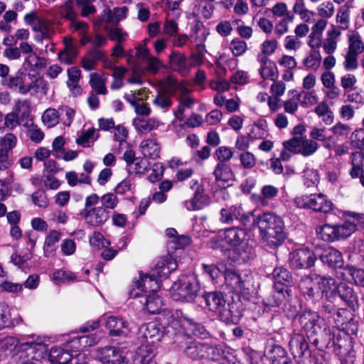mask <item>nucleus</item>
<instances>
[{
    "label": "nucleus",
    "mask_w": 364,
    "mask_h": 364,
    "mask_svg": "<svg viewBox=\"0 0 364 364\" xmlns=\"http://www.w3.org/2000/svg\"><path fill=\"white\" fill-rule=\"evenodd\" d=\"M313 351V355H311L312 360L314 364H331L330 360V355L326 350L317 352Z\"/></svg>",
    "instance_id": "774afa93"
},
{
    "label": "nucleus",
    "mask_w": 364,
    "mask_h": 364,
    "mask_svg": "<svg viewBox=\"0 0 364 364\" xmlns=\"http://www.w3.org/2000/svg\"><path fill=\"white\" fill-rule=\"evenodd\" d=\"M294 204L299 208L311 209L315 212L327 214L324 224L316 228L318 238L327 242H333L350 236L357 230V223L362 218V214L351 211L344 212L343 215L352 217L353 220H343L331 213L333 203L323 193L297 196L294 199Z\"/></svg>",
    "instance_id": "f257e3e1"
},
{
    "label": "nucleus",
    "mask_w": 364,
    "mask_h": 364,
    "mask_svg": "<svg viewBox=\"0 0 364 364\" xmlns=\"http://www.w3.org/2000/svg\"><path fill=\"white\" fill-rule=\"evenodd\" d=\"M230 48L235 57H238L244 54L247 49V45L245 41L239 38H234L230 44Z\"/></svg>",
    "instance_id": "bf43d9fd"
},
{
    "label": "nucleus",
    "mask_w": 364,
    "mask_h": 364,
    "mask_svg": "<svg viewBox=\"0 0 364 364\" xmlns=\"http://www.w3.org/2000/svg\"><path fill=\"white\" fill-rule=\"evenodd\" d=\"M335 299H324L320 308V311H317L319 314L326 316L328 320L331 318L333 315H335L336 311V305L333 304Z\"/></svg>",
    "instance_id": "5fc2aeb1"
},
{
    "label": "nucleus",
    "mask_w": 364,
    "mask_h": 364,
    "mask_svg": "<svg viewBox=\"0 0 364 364\" xmlns=\"http://www.w3.org/2000/svg\"><path fill=\"white\" fill-rule=\"evenodd\" d=\"M352 167L349 174L352 178H360V182L364 186V151L353 152L350 156Z\"/></svg>",
    "instance_id": "393cba45"
},
{
    "label": "nucleus",
    "mask_w": 364,
    "mask_h": 364,
    "mask_svg": "<svg viewBox=\"0 0 364 364\" xmlns=\"http://www.w3.org/2000/svg\"><path fill=\"white\" fill-rule=\"evenodd\" d=\"M12 321L9 306L3 302L0 303V330L11 327Z\"/></svg>",
    "instance_id": "864d4df0"
},
{
    "label": "nucleus",
    "mask_w": 364,
    "mask_h": 364,
    "mask_svg": "<svg viewBox=\"0 0 364 364\" xmlns=\"http://www.w3.org/2000/svg\"><path fill=\"white\" fill-rule=\"evenodd\" d=\"M346 269L350 277L347 279L348 282H352L357 286L364 287V269L356 268L354 266H347Z\"/></svg>",
    "instance_id": "a18cd8bd"
},
{
    "label": "nucleus",
    "mask_w": 364,
    "mask_h": 364,
    "mask_svg": "<svg viewBox=\"0 0 364 364\" xmlns=\"http://www.w3.org/2000/svg\"><path fill=\"white\" fill-rule=\"evenodd\" d=\"M48 346L42 342L26 341L19 346L21 364H38L46 358Z\"/></svg>",
    "instance_id": "9d476101"
},
{
    "label": "nucleus",
    "mask_w": 364,
    "mask_h": 364,
    "mask_svg": "<svg viewBox=\"0 0 364 364\" xmlns=\"http://www.w3.org/2000/svg\"><path fill=\"white\" fill-rule=\"evenodd\" d=\"M341 330L345 331L350 336H354L355 337H353V338H355V341L358 338V321L354 317L350 318L346 322L343 328Z\"/></svg>",
    "instance_id": "680f3d73"
},
{
    "label": "nucleus",
    "mask_w": 364,
    "mask_h": 364,
    "mask_svg": "<svg viewBox=\"0 0 364 364\" xmlns=\"http://www.w3.org/2000/svg\"><path fill=\"white\" fill-rule=\"evenodd\" d=\"M304 136H293L292 138L284 141L282 145L285 149L294 154H299L301 147V141Z\"/></svg>",
    "instance_id": "603ef678"
},
{
    "label": "nucleus",
    "mask_w": 364,
    "mask_h": 364,
    "mask_svg": "<svg viewBox=\"0 0 364 364\" xmlns=\"http://www.w3.org/2000/svg\"><path fill=\"white\" fill-rule=\"evenodd\" d=\"M307 331L294 330L289 334L288 348L290 354L297 363L302 364L304 359L310 358L314 350L311 346Z\"/></svg>",
    "instance_id": "1a4fd4ad"
},
{
    "label": "nucleus",
    "mask_w": 364,
    "mask_h": 364,
    "mask_svg": "<svg viewBox=\"0 0 364 364\" xmlns=\"http://www.w3.org/2000/svg\"><path fill=\"white\" fill-rule=\"evenodd\" d=\"M223 275L225 284L232 291L240 292V296L244 300L250 301L253 297V277L250 272L227 268Z\"/></svg>",
    "instance_id": "0eeeda50"
},
{
    "label": "nucleus",
    "mask_w": 364,
    "mask_h": 364,
    "mask_svg": "<svg viewBox=\"0 0 364 364\" xmlns=\"http://www.w3.org/2000/svg\"><path fill=\"white\" fill-rule=\"evenodd\" d=\"M239 221L242 226V230H245L247 234L259 228V214L255 215L252 212H245Z\"/></svg>",
    "instance_id": "79ce46f5"
},
{
    "label": "nucleus",
    "mask_w": 364,
    "mask_h": 364,
    "mask_svg": "<svg viewBox=\"0 0 364 364\" xmlns=\"http://www.w3.org/2000/svg\"><path fill=\"white\" fill-rule=\"evenodd\" d=\"M100 201L102 203V206L107 209H114L118 204V198L117 197L112 193H107L104 194L101 198Z\"/></svg>",
    "instance_id": "338daca9"
},
{
    "label": "nucleus",
    "mask_w": 364,
    "mask_h": 364,
    "mask_svg": "<svg viewBox=\"0 0 364 364\" xmlns=\"http://www.w3.org/2000/svg\"><path fill=\"white\" fill-rule=\"evenodd\" d=\"M213 175L215 181L223 183H228L234 179L235 174L230 165L223 162H218L214 169Z\"/></svg>",
    "instance_id": "72a5a7b5"
},
{
    "label": "nucleus",
    "mask_w": 364,
    "mask_h": 364,
    "mask_svg": "<svg viewBox=\"0 0 364 364\" xmlns=\"http://www.w3.org/2000/svg\"><path fill=\"white\" fill-rule=\"evenodd\" d=\"M292 287L293 285L289 284H272V288L284 301H287L292 297Z\"/></svg>",
    "instance_id": "4d7b16f0"
},
{
    "label": "nucleus",
    "mask_w": 364,
    "mask_h": 364,
    "mask_svg": "<svg viewBox=\"0 0 364 364\" xmlns=\"http://www.w3.org/2000/svg\"><path fill=\"white\" fill-rule=\"evenodd\" d=\"M350 311L345 308H337L335 315H333L331 319L335 323L336 326H343L347 321H348V316Z\"/></svg>",
    "instance_id": "e2e57ef3"
},
{
    "label": "nucleus",
    "mask_w": 364,
    "mask_h": 364,
    "mask_svg": "<svg viewBox=\"0 0 364 364\" xmlns=\"http://www.w3.org/2000/svg\"><path fill=\"white\" fill-rule=\"evenodd\" d=\"M166 333L165 328L155 321L142 324L137 333V339L141 345L134 353L132 364H156L153 360L154 355L149 345L160 341Z\"/></svg>",
    "instance_id": "20e7f679"
},
{
    "label": "nucleus",
    "mask_w": 364,
    "mask_h": 364,
    "mask_svg": "<svg viewBox=\"0 0 364 364\" xmlns=\"http://www.w3.org/2000/svg\"><path fill=\"white\" fill-rule=\"evenodd\" d=\"M202 297L205 301V306L209 311L220 313V311L226 304L225 294L220 291H205Z\"/></svg>",
    "instance_id": "5701e85b"
},
{
    "label": "nucleus",
    "mask_w": 364,
    "mask_h": 364,
    "mask_svg": "<svg viewBox=\"0 0 364 364\" xmlns=\"http://www.w3.org/2000/svg\"><path fill=\"white\" fill-rule=\"evenodd\" d=\"M359 348L360 347L355 346L346 351H340L336 355L338 358L341 364H355L357 358L356 352Z\"/></svg>",
    "instance_id": "8fccbe9b"
},
{
    "label": "nucleus",
    "mask_w": 364,
    "mask_h": 364,
    "mask_svg": "<svg viewBox=\"0 0 364 364\" xmlns=\"http://www.w3.org/2000/svg\"><path fill=\"white\" fill-rule=\"evenodd\" d=\"M201 290L200 282L195 273L181 274L171 286V297L182 303H194Z\"/></svg>",
    "instance_id": "423d86ee"
},
{
    "label": "nucleus",
    "mask_w": 364,
    "mask_h": 364,
    "mask_svg": "<svg viewBox=\"0 0 364 364\" xmlns=\"http://www.w3.org/2000/svg\"><path fill=\"white\" fill-rule=\"evenodd\" d=\"M17 138L13 133H7L0 139V171L9 168L13 162L9 159V151L16 145Z\"/></svg>",
    "instance_id": "f3484780"
},
{
    "label": "nucleus",
    "mask_w": 364,
    "mask_h": 364,
    "mask_svg": "<svg viewBox=\"0 0 364 364\" xmlns=\"http://www.w3.org/2000/svg\"><path fill=\"white\" fill-rule=\"evenodd\" d=\"M105 29L107 31V34L109 40L112 41H117L119 43H122L127 34V33H123L121 28H118L116 26L108 27V26H105Z\"/></svg>",
    "instance_id": "13d9d810"
},
{
    "label": "nucleus",
    "mask_w": 364,
    "mask_h": 364,
    "mask_svg": "<svg viewBox=\"0 0 364 364\" xmlns=\"http://www.w3.org/2000/svg\"><path fill=\"white\" fill-rule=\"evenodd\" d=\"M144 157L156 159L159 157L160 146L156 139L143 140L139 145Z\"/></svg>",
    "instance_id": "4c0bfd02"
},
{
    "label": "nucleus",
    "mask_w": 364,
    "mask_h": 364,
    "mask_svg": "<svg viewBox=\"0 0 364 364\" xmlns=\"http://www.w3.org/2000/svg\"><path fill=\"white\" fill-rule=\"evenodd\" d=\"M316 259L314 252L305 247L291 252L289 255L288 263L292 270L306 269L314 266Z\"/></svg>",
    "instance_id": "9b49d317"
},
{
    "label": "nucleus",
    "mask_w": 364,
    "mask_h": 364,
    "mask_svg": "<svg viewBox=\"0 0 364 364\" xmlns=\"http://www.w3.org/2000/svg\"><path fill=\"white\" fill-rule=\"evenodd\" d=\"M105 327L111 336L126 337L130 332L128 322L122 317L114 316L108 317Z\"/></svg>",
    "instance_id": "412c9836"
},
{
    "label": "nucleus",
    "mask_w": 364,
    "mask_h": 364,
    "mask_svg": "<svg viewBox=\"0 0 364 364\" xmlns=\"http://www.w3.org/2000/svg\"><path fill=\"white\" fill-rule=\"evenodd\" d=\"M19 341L14 336H6L0 338V361L10 355L14 350L20 355L19 346L24 343Z\"/></svg>",
    "instance_id": "cd10ccee"
},
{
    "label": "nucleus",
    "mask_w": 364,
    "mask_h": 364,
    "mask_svg": "<svg viewBox=\"0 0 364 364\" xmlns=\"http://www.w3.org/2000/svg\"><path fill=\"white\" fill-rule=\"evenodd\" d=\"M282 305L283 313L286 318L289 321H291L297 319L299 323L300 318L303 316L304 314H306L307 311L316 312V311L307 307L304 310H301V304L298 305L296 301H293L289 299L285 301Z\"/></svg>",
    "instance_id": "b1692460"
},
{
    "label": "nucleus",
    "mask_w": 364,
    "mask_h": 364,
    "mask_svg": "<svg viewBox=\"0 0 364 364\" xmlns=\"http://www.w3.org/2000/svg\"><path fill=\"white\" fill-rule=\"evenodd\" d=\"M259 73L264 80L270 79L275 81L279 75L277 67L274 62L269 61V65L262 66L259 69Z\"/></svg>",
    "instance_id": "3c124183"
},
{
    "label": "nucleus",
    "mask_w": 364,
    "mask_h": 364,
    "mask_svg": "<svg viewBox=\"0 0 364 364\" xmlns=\"http://www.w3.org/2000/svg\"><path fill=\"white\" fill-rule=\"evenodd\" d=\"M176 262L171 257H166L159 260L156 269L159 277L167 278L169 274L177 268Z\"/></svg>",
    "instance_id": "58836bf2"
},
{
    "label": "nucleus",
    "mask_w": 364,
    "mask_h": 364,
    "mask_svg": "<svg viewBox=\"0 0 364 364\" xmlns=\"http://www.w3.org/2000/svg\"><path fill=\"white\" fill-rule=\"evenodd\" d=\"M285 301L282 297L277 295L274 289L272 290L264 296L262 299V304L264 309L272 310L273 309L279 308Z\"/></svg>",
    "instance_id": "a19ab883"
},
{
    "label": "nucleus",
    "mask_w": 364,
    "mask_h": 364,
    "mask_svg": "<svg viewBox=\"0 0 364 364\" xmlns=\"http://www.w3.org/2000/svg\"><path fill=\"white\" fill-rule=\"evenodd\" d=\"M26 74L18 70L15 75H9L8 78L3 79L1 84L6 85L11 90H18V92L22 94V87H25L24 78Z\"/></svg>",
    "instance_id": "ea45409f"
},
{
    "label": "nucleus",
    "mask_w": 364,
    "mask_h": 364,
    "mask_svg": "<svg viewBox=\"0 0 364 364\" xmlns=\"http://www.w3.org/2000/svg\"><path fill=\"white\" fill-rule=\"evenodd\" d=\"M99 359L103 364H131L119 348L105 346L99 351Z\"/></svg>",
    "instance_id": "a211bd4d"
},
{
    "label": "nucleus",
    "mask_w": 364,
    "mask_h": 364,
    "mask_svg": "<svg viewBox=\"0 0 364 364\" xmlns=\"http://www.w3.org/2000/svg\"><path fill=\"white\" fill-rule=\"evenodd\" d=\"M107 58L105 52L96 48H92L84 55L81 60L82 68L86 71H90L95 68L99 61H106Z\"/></svg>",
    "instance_id": "a878e982"
},
{
    "label": "nucleus",
    "mask_w": 364,
    "mask_h": 364,
    "mask_svg": "<svg viewBox=\"0 0 364 364\" xmlns=\"http://www.w3.org/2000/svg\"><path fill=\"white\" fill-rule=\"evenodd\" d=\"M258 229L262 240L272 249L282 245L287 237L284 219L274 212L259 214Z\"/></svg>",
    "instance_id": "39448f33"
},
{
    "label": "nucleus",
    "mask_w": 364,
    "mask_h": 364,
    "mask_svg": "<svg viewBox=\"0 0 364 364\" xmlns=\"http://www.w3.org/2000/svg\"><path fill=\"white\" fill-rule=\"evenodd\" d=\"M48 360L53 364H68L73 358L74 354L68 352V350L63 346H53L49 353H47Z\"/></svg>",
    "instance_id": "bb28decb"
},
{
    "label": "nucleus",
    "mask_w": 364,
    "mask_h": 364,
    "mask_svg": "<svg viewBox=\"0 0 364 364\" xmlns=\"http://www.w3.org/2000/svg\"><path fill=\"white\" fill-rule=\"evenodd\" d=\"M318 284L324 299H336V287L338 283L335 279L331 277H321Z\"/></svg>",
    "instance_id": "473e14b6"
},
{
    "label": "nucleus",
    "mask_w": 364,
    "mask_h": 364,
    "mask_svg": "<svg viewBox=\"0 0 364 364\" xmlns=\"http://www.w3.org/2000/svg\"><path fill=\"white\" fill-rule=\"evenodd\" d=\"M272 284H294L291 272L284 266H276L272 273Z\"/></svg>",
    "instance_id": "c9c22d12"
},
{
    "label": "nucleus",
    "mask_w": 364,
    "mask_h": 364,
    "mask_svg": "<svg viewBox=\"0 0 364 364\" xmlns=\"http://www.w3.org/2000/svg\"><path fill=\"white\" fill-rule=\"evenodd\" d=\"M155 321L158 322L161 326L165 328L167 333V328L174 324L173 312L168 309H163L157 314Z\"/></svg>",
    "instance_id": "c03bdc74"
},
{
    "label": "nucleus",
    "mask_w": 364,
    "mask_h": 364,
    "mask_svg": "<svg viewBox=\"0 0 364 364\" xmlns=\"http://www.w3.org/2000/svg\"><path fill=\"white\" fill-rule=\"evenodd\" d=\"M190 188L194 191L193 197L186 200L187 209L191 211L202 210L208 206L210 203V197L205 193L203 184H200L198 180L193 179L190 181Z\"/></svg>",
    "instance_id": "4468645a"
},
{
    "label": "nucleus",
    "mask_w": 364,
    "mask_h": 364,
    "mask_svg": "<svg viewBox=\"0 0 364 364\" xmlns=\"http://www.w3.org/2000/svg\"><path fill=\"white\" fill-rule=\"evenodd\" d=\"M240 298H242L240 296L237 299L232 298L231 301L228 302L227 306L225 305L223 307L220 313L218 314L220 321L227 325H237L240 323L245 309Z\"/></svg>",
    "instance_id": "ddd939ff"
},
{
    "label": "nucleus",
    "mask_w": 364,
    "mask_h": 364,
    "mask_svg": "<svg viewBox=\"0 0 364 364\" xmlns=\"http://www.w3.org/2000/svg\"><path fill=\"white\" fill-rule=\"evenodd\" d=\"M187 61L186 55L178 51L173 50L168 56V63L171 69L181 75L188 69Z\"/></svg>",
    "instance_id": "2f4dec72"
},
{
    "label": "nucleus",
    "mask_w": 364,
    "mask_h": 364,
    "mask_svg": "<svg viewBox=\"0 0 364 364\" xmlns=\"http://www.w3.org/2000/svg\"><path fill=\"white\" fill-rule=\"evenodd\" d=\"M132 286L134 288L130 291V296L134 298L143 296L142 293L146 294L152 293V291H158L160 288L156 276L149 274H140L139 279L134 282Z\"/></svg>",
    "instance_id": "2eb2a0df"
},
{
    "label": "nucleus",
    "mask_w": 364,
    "mask_h": 364,
    "mask_svg": "<svg viewBox=\"0 0 364 364\" xmlns=\"http://www.w3.org/2000/svg\"><path fill=\"white\" fill-rule=\"evenodd\" d=\"M42 121L44 124H47L48 127L55 126L59 123L58 112L55 109H47L42 116Z\"/></svg>",
    "instance_id": "6e6d98bb"
},
{
    "label": "nucleus",
    "mask_w": 364,
    "mask_h": 364,
    "mask_svg": "<svg viewBox=\"0 0 364 364\" xmlns=\"http://www.w3.org/2000/svg\"><path fill=\"white\" fill-rule=\"evenodd\" d=\"M65 141L63 136L55 137L52 143V155L57 159H60V154L65 152Z\"/></svg>",
    "instance_id": "0e129e2a"
},
{
    "label": "nucleus",
    "mask_w": 364,
    "mask_h": 364,
    "mask_svg": "<svg viewBox=\"0 0 364 364\" xmlns=\"http://www.w3.org/2000/svg\"><path fill=\"white\" fill-rule=\"evenodd\" d=\"M247 235L245 230L239 226L225 228L223 233L218 235L220 240L215 242L213 248H221L223 250L225 247L221 242H224L227 245V250H233L235 255V261L247 262L254 257L255 251L253 246L246 241Z\"/></svg>",
    "instance_id": "7ed1b4c3"
},
{
    "label": "nucleus",
    "mask_w": 364,
    "mask_h": 364,
    "mask_svg": "<svg viewBox=\"0 0 364 364\" xmlns=\"http://www.w3.org/2000/svg\"><path fill=\"white\" fill-rule=\"evenodd\" d=\"M350 149L364 151V129L360 128L355 130L350 136Z\"/></svg>",
    "instance_id": "09e8293b"
},
{
    "label": "nucleus",
    "mask_w": 364,
    "mask_h": 364,
    "mask_svg": "<svg viewBox=\"0 0 364 364\" xmlns=\"http://www.w3.org/2000/svg\"><path fill=\"white\" fill-rule=\"evenodd\" d=\"M264 355L270 364H294L287 350L279 343L275 336L271 337L267 341L264 346Z\"/></svg>",
    "instance_id": "f8f14e48"
},
{
    "label": "nucleus",
    "mask_w": 364,
    "mask_h": 364,
    "mask_svg": "<svg viewBox=\"0 0 364 364\" xmlns=\"http://www.w3.org/2000/svg\"><path fill=\"white\" fill-rule=\"evenodd\" d=\"M110 212L103 207L84 208L80 211L89 226L99 227L104 225L109 218Z\"/></svg>",
    "instance_id": "dca6fc26"
},
{
    "label": "nucleus",
    "mask_w": 364,
    "mask_h": 364,
    "mask_svg": "<svg viewBox=\"0 0 364 364\" xmlns=\"http://www.w3.org/2000/svg\"><path fill=\"white\" fill-rule=\"evenodd\" d=\"M127 6L115 7L113 11L107 6L103 10V16H106V23H113L117 26L121 20L127 17Z\"/></svg>",
    "instance_id": "e433bc0d"
},
{
    "label": "nucleus",
    "mask_w": 364,
    "mask_h": 364,
    "mask_svg": "<svg viewBox=\"0 0 364 364\" xmlns=\"http://www.w3.org/2000/svg\"><path fill=\"white\" fill-rule=\"evenodd\" d=\"M25 63L34 68H43L47 65V59L33 53L25 59Z\"/></svg>",
    "instance_id": "69168bd1"
},
{
    "label": "nucleus",
    "mask_w": 364,
    "mask_h": 364,
    "mask_svg": "<svg viewBox=\"0 0 364 364\" xmlns=\"http://www.w3.org/2000/svg\"><path fill=\"white\" fill-rule=\"evenodd\" d=\"M144 296L145 300L144 309H146L149 314H157L163 309V300L158 294V291H152V293L144 294Z\"/></svg>",
    "instance_id": "c85d7f7f"
},
{
    "label": "nucleus",
    "mask_w": 364,
    "mask_h": 364,
    "mask_svg": "<svg viewBox=\"0 0 364 364\" xmlns=\"http://www.w3.org/2000/svg\"><path fill=\"white\" fill-rule=\"evenodd\" d=\"M318 147L319 145L316 141L312 139H306V136H304L301 141V147L299 154L304 157L312 156L316 153Z\"/></svg>",
    "instance_id": "49530a36"
},
{
    "label": "nucleus",
    "mask_w": 364,
    "mask_h": 364,
    "mask_svg": "<svg viewBox=\"0 0 364 364\" xmlns=\"http://www.w3.org/2000/svg\"><path fill=\"white\" fill-rule=\"evenodd\" d=\"M90 85L98 95H105L107 92L105 83L102 77L97 73L90 75Z\"/></svg>",
    "instance_id": "de8ad7c7"
},
{
    "label": "nucleus",
    "mask_w": 364,
    "mask_h": 364,
    "mask_svg": "<svg viewBox=\"0 0 364 364\" xmlns=\"http://www.w3.org/2000/svg\"><path fill=\"white\" fill-rule=\"evenodd\" d=\"M174 343L178 350L182 351L192 360H203L209 358V351L213 348L207 343L197 341L188 333L178 332L176 333Z\"/></svg>",
    "instance_id": "6e6552de"
},
{
    "label": "nucleus",
    "mask_w": 364,
    "mask_h": 364,
    "mask_svg": "<svg viewBox=\"0 0 364 364\" xmlns=\"http://www.w3.org/2000/svg\"><path fill=\"white\" fill-rule=\"evenodd\" d=\"M318 257L324 265L332 269H341L344 265L341 252L331 247L323 250Z\"/></svg>",
    "instance_id": "4be33fe9"
},
{
    "label": "nucleus",
    "mask_w": 364,
    "mask_h": 364,
    "mask_svg": "<svg viewBox=\"0 0 364 364\" xmlns=\"http://www.w3.org/2000/svg\"><path fill=\"white\" fill-rule=\"evenodd\" d=\"M336 297L339 296L353 312L358 310L359 304L357 293L345 282H338L336 287Z\"/></svg>",
    "instance_id": "6ab92c4d"
},
{
    "label": "nucleus",
    "mask_w": 364,
    "mask_h": 364,
    "mask_svg": "<svg viewBox=\"0 0 364 364\" xmlns=\"http://www.w3.org/2000/svg\"><path fill=\"white\" fill-rule=\"evenodd\" d=\"M69 353L77 355L82 351L87 346H92L90 338L87 336H74L72 339L67 341L64 344Z\"/></svg>",
    "instance_id": "7c9ffc66"
},
{
    "label": "nucleus",
    "mask_w": 364,
    "mask_h": 364,
    "mask_svg": "<svg viewBox=\"0 0 364 364\" xmlns=\"http://www.w3.org/2000/svg\"><path fill=\"white\" fill-rule=\"evenodd\" d=\"M355 346H357V344L353 337L341 329L333 330L331 348H333L335 355L340 353V351H346Z\"/></svg>",
    "instance_id": "aec40b11"
},
{
    "label": "nucleus",
    "mask_w": 364,
    "mask_h": 364,
    "mask_svg": "<svg viewBox=\"0 0 364 364\" xmlns=\"http://www.w3.org/2000/svg\"><path fill=\"white\" fill-rule=\"evenodd\" d=\"M299 288L302 296L307 301H314L318 296L319 290L311 279H302Z\"/></svg>",
    "instance_id": "f704fd0d"
},
{
    "label": "nucleus",
    "mask_w": 364,
    "mask_h": 364,
    "mask_svg": "<svg viewBox=\"0 0 364 364\" xmlns=\"http://www.w3.org/2000/svg\"><path fill=\"white\" fill-rule=\"evenodd\" d=\"M65 48L59 52L58 58L60 60L66 64L71 65L74 63L78 55V50L73 43V38L64 39Z\"/></svg>",
    "instance_id": "c756f323"
},
{
    "label": "nucleus",
    "mask_w": 364,
    "mask_h": 364,
    "mask_svg": "<svg viewBox=\"0 0 364 364\" xmlns=\"http://www.w3.org/2000/svg\"><path fill=\"white\" fill-rule=\"evenodd\" d=\"M53 280L57 285H61L77 281V276L70 270L60 269L53 272Z\"/></svg>",
    "instance_id": "37998d69"
},
{
    "label": "nucleus",
    "mask_w": 364,
    "mask_h": 364,
    "mask_svg": "<svg viewBox=\"0 0 364 364\" xmlns=\"http://www.w3.org/2000/svg\"><path fill=\"white\" fill-rule=\"evenodd\" d=\"M239 159L241 166L245 169L252 168L255 166L257 161L255 156L249 151L241 153L239 156Z\"/></svg>",
    "instance_id": "052dcab7"
},
{
    "label": "nucleus",
    "mask_w": 364,
    "mask_h": 364,
    "mask_svg": "<svg viewBox=\"0 0 364 364\" xmlns=\"http://www.w3.org/2000/svg\"><path fill=\"white\" fill-rule=\"evenodd\" d=\"M299 326L307 331L314 350H326L332 347L333 330L327 326L318 312L307 311L299 319Z\"/></svg>",
    "instance_id": "f03ea898"
}]
</instances>
